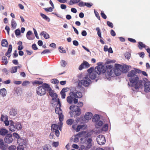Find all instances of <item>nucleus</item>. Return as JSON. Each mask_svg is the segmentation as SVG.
I'll return each instance as SVG.
<instances>
[{
  "instance_id": "obj_1",
  "label": "nucleus",
  "mask_w": 150,
  "mask_h": 150,
  "mask_svg": "<svg viewBox=\"0 0 150 150\" xmlns=\"http://www.w3.org/2000/svg\"><path fill=\"white\" fill-rule=\"evenodd\" d=\"M141 72L140 70L136 69L129 71L127 75V76L129 77V80L130 83H128V85L132 87V90L135 91L138 90L142 85V80H139V77L137 73H139Z\"/></svg>"
},
{
  "instance_id": "obj_2",
  "label": "nucleus",
  "mask_w": 150,
  "mask_h": 150,
  "mask_svg": "<svg viewBox=\"0 0 150 150\" xmlns=\"http://www.w3.org/2000/svg\"><path fill=\"white\" fill-rule=\"evenodd\" d=\"M48 84L43 83L38 86L36 88V93L37 94L40 96L44 95L46 93Z\"/></svg>"
},
{
  "instance_id": "obj_26",
  "label": "nucleus",
  "mask_w": 150,
  "mask_h": 150,
  "mask_svg": "<svg viewBox=\"0 0 150 150\" xmlns=\"http://www.w3.org/2000/svg\"><path fill=\"white\" fill-rule=\"evenodd\" d=\"M8 132V131L5 129L2 128L0 129V134L2 136H4Z\"/></svg>"
},
{
  "instance_id": "obj_13",
  "label": "nucleus",
  "mask_w": 150,
  "mask_h": 150,
  "mask_svg": "<svg viewBox=\"0 0 150 150\" xmlns=\"http://www.w3.org/2000/svg\"><path fill=\"white\" fill-rule=\"evenodd\" d=\"M90 66V64L87 62L84 61L79 67V69L81 70L83 68H88Z\"/></svg>"
},
{
  "instance_id": "obj_30",
  "label": "nucleus",
  "mask_w": 150,
  "mask_h": 150,
  "mask_svg": "<svg viewBox=\"0 0 150 150\" xmlns=\"http://www.w3.org/2000/svg\"><path fill=\"white\" fill-rule=\"evenodd\" d=\"M1 45L3 47H7L8 46V42L6 39H3L1 41Z\"/></svg>"
},
{
  "instance_id": "obj_52",
  "label": "nucleus",
  "mask_w": 150,
  "mask_h": 150,
  "mask_svg": "<svg viewBox=\"0 0 150 150\" xmlns=\"http://www.w3.org/2000/svg\"><path fill=\"white\" fill-rule=\"evenodd\" d=\"M30 82L27 81H24L22 84V85L23 86H25L26 85L29 84Z\"/></svg>"
},
{
  "instance_id": "obj_39",
  "label": "nucleus",
  "mask_w": 150,
  "mask_h": 150,
  "mask_svg": "<svg viewBox=\"0 0 150 150\" xmlns=\"http://www.w3.org/2000/svg\"><path fill=\"white\" fill-rule=\"evenodd\" d=\"M2 62L5 64H6L8 63L7 59L6 57L4 56L2 57Z\"/></svg>"
},
{
  "instance_id": "obj_53",
  "label": "nucleus",
  "mask_w": 150,
  "mask_h": 150,
  "mask_svg": "<svg viewBox=\"0 0 150 150\" xmlns=\"http://www.w3.org/2000/svg\"><path fill=\"white\" fill-rule=\"evenodd\" d=\"M53 8L50 7L48 8H44L45 10L47 12H51L52 11Z\"/></svg>"
},
{
  "instance_id": "obj_31",
  "label": "nucleus",
  "mask_w": 150,
  "mask_h": 150,
  "mask_svg": "<svg viewBox=\"0 0 150 150\" xmlns=\"http://www.w3.org/2000/svg\"><path fill=\"white\" fill-rule=\"evenodd\" d=\"M11 25L12 26V28L13 29L16 28L17 25V24L13 19H12L11 20Z\"/></svg>"
},
{
  "instance_id": "obj_58",
  "label": "nucleus",
  "mask_w": 150,
  "mask_h": 150,
  "mask_svg": "<svg viewBox=\"0 0 150 150\" xmlns=\"http://www.w3.org/2000/svg\"><path fill=\"white\" fill-rule=\"evenodd\" d=\"M24 148L23 146L19 145L17 147V150H24Z\"/></svg>"
},
{
  "instance_id": "obj_37",
  "label": "nucleus",
  "mask_w": 150,
  "mask_h": 150,
  "mask_svg": "<svg viewBox=\"0 0 150 150\" xmlns=\"http://www.w3.org/2000/svg\"><path fill=\"white\" fill-rule=\"evenodd\" d=\"M96 30L97 31V34L98 36L101 38V31L100 28L98 27L96 28Z\"/></svg>"
},
{
  "instance_id": "obj_4",
  "label": "nucleus",
  "mask_w": 150,
  "mask_h": 150,
  "mask_svg": "<svg viewBox=\"0 0 150 150\" xmlns=\"http://www.w3.org/2000/svg\"><path fill=\"white\" fill-rule=\"evenodd\" d=\"M70 95L74 96V103L76 104L78 103V100L76 98H81L82 96V94L80 92H71L69 93Z\"/></svg>"
},
{
  "instance_id": "obj_55",
  "label": "nucleus",
  "mask_w": 150,
  "mask_h": 150,
  "mask_svg": "<svg viewBox=\"0 0 150 150\" xmlns=\"http://www.w3.org/2000/svg\"><path fill=\"white\" fill-rule=\"evenodd\" d=\"M63 115H62V113L59 115V121H63L64 119Z\"/></svg>"
},
{
  "instance_id": "obj_33",
  "label": "nucleus",
  "mask_w": 150,
  "mask_h": 150,
  "mask_svg": "<svg viewBox=\"0 0 150 150\" xmlns=\"http://www.w3.org/2000/svg\"><path fill=\"white\" fill-rule=\"evenodd\" d=\"M40 16L41 17L44 19L46 20H47V21L49 22L50 21V19L47 16L45 15L44 14L40 13Z\"/></svg>"
},
{
  "instance_id": "obj_49",
  "label": "nucleus",
  "mask_w": 150,
  "mask_h": 150,
  "mask_svg": "<svg viewBox=\"0 0 150 150\" xmlns=\"http://www.w3.org/2000/svg\"><path fill=\"white\" fill-rule=\"evenodd\" d=\"M15 33L16 36L19 35L21 34V32L19 29L16 30L15 31Z\"/></svg>"
},
{
  "instance_id": "obj_19",
  "label": "nucleus",
  "mask_w": 150,
  "mask_h": 150,
  "mask_svg": "<svg viewBox=\"0 0 150 150\" xmlns=\"http://www.w3.org/2000/svg\"><path fill=\"white\" fill-rule=\"evenodd\" d=\"M97 74L96 72L94 71L89 74L88 77L92 79H95L97 78H98Z\"/></svg>"
},
{
  "instance_id": "obj_51",
  "label": "nucleus",
  "mask_w": 150,
  "mask_h": 150,
  "mask_svg": "<svg viewBox=\"0 0 150 150\" xmlns=\"http://www.w3.org/2000/svg\"><path fill=\"white\" fill-rule=\"evenodd\" d=\"M58 49L59 52L61 53L66 52L65 50H64V48L63 47L62 48L61 47H59Z\"/></svg>"
},
{
  "instance_id": "obj_25",
  "label": "nucleus",
  "mask_w": 150,
  "mask_h": 150,
  "mask_svg": "<svg viewBox=\"0 0 150 150\" xmlns=\"http://www.w3.org/2000/svg\"><path fill=\"white\" fill-rule=\"evenodd\" d=\"M59 127V125L56 124H53L52 125L51 127V130L53 131L54 132L55 131L57 130L58 129V128Z\"/></svg>"
},
{
  "instance_id": "obj_34",
  "label": "nucleus",
  "mask_w": 150,
  "mask_h": 150,
  "mask_svg": "<svg viewBox=\"0 0 150 150\" xmlns=\"http://www.w3.org/2000/svg\"><path fill=\"white\" fill-rule=\"evenodd\" d=\"M17 71V67L16 66L13 67L10 69L11 72L12 74L16 72Z\"/></svg>"
},
{
  "instance_id": "obj_60",
  "label": "nucleus",
  "mask_w": 150,
  "mask_h": 150,
  "mask_svg": "<svg viewBox=\"0 0 150 150\" xmlns=\"http://www.w3.org/2000/svg\"><path fill=\"white\" fill-rule=\"evenodd\" d=\"M101 15L102 18L104 19H105L107 18L105 14L104 13V12L103 11H102L101 13Z\"/></svg>"
},
{
  "instance_id": "obj_8",
  "label": "nucleus",
  "mask_w": 150,
  "mask_h": 150,
  "mask_svg": "<svg viewBox=\"0 0 150 150\" xmlns=\"http://www.w3.org/2000/svg\"><path fill=\"white\" fill-rule=\"evenodd\" d=\"M96 140L98 143L100 145L104 144L106 142L105 139L103 135H99L97 136Z\"/></svg>"
},
{
  "instance_id": "obj_48",
  "label": "nucleus",
  "mask_w": 150,
  "mask_h": 150,
  "mask_svg": "<svg viewBox=\"0 0 150 150\" xmlns=\"http://www.w3.org/2000/svg\"><path fill=\"white\" fill-rule=\"evenodd\" d=\"M94 67H91L87 70V71L88 72L89 74H90L91 73H92L94 71Z\"/></svg>"
},
{
  "instance_id": "obj_5",
  "label": "nucleus",
  "mask_w": 150,
  "mask_h": 150,
  "mask_svg": "<svg viewBox=\"0 0 150 150\" xmlns=\"http://www.w3.org/2000/svg\"><path fill=\"white\" fill-rule=\"evenodd\" d=\"M84 144L85 145V149L88 150L90 149L92 145V139L91 138H85Z\"/></svg>"
},
{
  "instance_id": "obj_17",
  "label": "nucleus",
  "mask_w": 150,
  "mask_h": 150,
  "mask_svg": "<svg viewBox=\"0 0 150 150\" xmlns=\"http://www.w3.org/2000/svg\"><path fill=\"white\" fill-rule=\"evenodd\" d=\"M0 148L2 150H5L7 148L6 144H4L3 140L0 139Z\"/></svg>"
},
{
  "instance_id": "obj_21",
  "label": "nucleus",
  "mask_w": 150,
  "mask_h": 150,
  "mask_svg": "<svg viewBox=\"0 0 150 150\" xmlns=\"http://www.w3.org/2000/svg\"><path fill=\"white\" fill-rule=\"evenodd\" d=\"M74 96H72L70 95V96H68L67 99V101L68 103L69 104H71L73 103V101H74Z\"/></svg>"
},
{
  "instance_id": "obj_41",
  "label": "nucleus",
  "mask_w": 150,
  "mask_h": 150,
  "mask_svg": "<svg viewBox=\"0 0 150 150\" xmlns=\"http://www.w3.org/2000/svg\"><path fill=\"white\" fill-rule=\"evenodd\" d=\"M112 76H111V75L109 74L107 72L105 74V78L109 81H110L111 79V77Z\"/></svg>"
},
{
  "instance_id": "obj_29",
  "label": "nucleus",
  "mask_w": 150,
  "mask_h": 150,
  "mask_svg": "<svg viewBox=\"0 0 150 150\" xmlns=\"http://www.w3.org/2000/svg\"><path fill=\"white\" fill-rule=\"evenodd\" d=\"M6 90L5 88H3L0 90V94L3 96H5L6 94Z\"/></svg>"
},
{
  "instance_id": "obj_28",
  "label": "nucleus",
  "mask_w": 150,
  "mask_h": 150,
  "mask_svg": "<svg viewBox=\"0 0 150 150\" xmlns=\"http://www.w3.org/2000/svg\"><path fill=\"white\" fill-rule=\"evenodd\" d=\"M10 115L11 116H13L16 115L17 114L16 112L14 109H11L10 110Z\"/></svg>"
},
{
  "instance_id": "obj_18",
  "label": "nucleus",
  "mask_w": 150,
  "mask_h": 150,
  "mask_svg": "<svg viewBox=\"0 0 150 150\" xmlns=\"http://www.w3.org/2000/svg\"><path fill=\"white\" fill-rule=\"evenodd\" d=\"M17 142L19 145H25L26 142L25 139L22 138L18 139L17 140Z\"/></svg>"
},
{
  "instance_id": "obj_14",
  "label": "nucleus",
  "mask_w": 150,
  "mask_h": 150,
  "mask_svg": "<svg viewBox=\"0 0 150 150\" xmlns=\"http://www.w3.org/2000/svg\"><path fill=\"white\" fill-rule=\"evenodd\" d=\"M107 67V72L113 76L114 74V69H113L112 66L111 65H109Z\"/></svg>"
},
{
  "instance_id": "obj_22",
  "label": "nucleus",
  "mask_w": 150,
  "mask_h": 150,
  "mask_svg": "<svg viewBox=\"0 0 150 150\" xmlns=\"http://www.w3.org/2000/svg\"><path fill=\"white\" fill-rule=\"evenodd\" d=\"M9 130L12 132H14L16 129L15 125V123L12 122L11 124H10L9 127Z\"/></svg>"
},
{
  "instance_id": "obj_50",
  "label": "nucleus",
  "mask_w": 150,
  "mask_h": 150,
  "mask_svg": "<svg viewBox=\"0 0 150 150\" xmlns=\"http://www.w3.org/2000/svg\"><path fill=\"white\" fill-rule=\"evenodd\" d=\"M83 127V125H79L78 126L77 128H76V131L77 132H79V131H80V129H82Z\"/></svg>"
},
{
  "instance_id": "obj_36",
  "label": "nucleus",
  "mask_w": 150,
  "mask_h": 150,
  "mask_svg": "<svg viewBox=\"0 0 150 150\" xmlns=\"http://www.w3.org/2000/svg\"><path fill=\"white\" fill-rule=\"evenodd\" d=\"M96 128H98V127L101 126L103 124V122L102 121L98 120L96 122Z\"/></svg>"
},
{
  "instance_id": "obj_20",
  "label": "nucleus",
  "mask_w": 150,
  "mask_h": 150,
  "mask_svg": "<svg viewBox=\"0 0 150 150\" xmlns=\"http://www.w3.org/2000/svg\"><path fill=\"white\" fill-rule=\"evenodd\" d=\"M92 115H93L91 112H86L85 114L84 117L86 120H89L91 119L92 117Z\"/></svg>"
},
{
  "instance_id": "obj_40",
  "label": "nucleus",
  "mask_w": 150,
  "mask_h": 150,
  "mask_svg": "<svg viewBox=\"0 0 150 150\" xmlns=\"http://www.w3.org/2000/svg\"><path fill=\"white\" fill-rule=\"evenodd\" d=\"M74 122V120L71 119H70L68 120L67 121L66 123L67 125H71L73 122Z\"/></svg>"
},
{
  "instance_id": "obj_6",
  "label": "nucleus",
  "mask_w": 150,
  "mask_h": 150,
  "mask_svg": "<svg viewBox=\"0 0 150 150\" xmlns=\"http://www.w3.org/2000/svg\"><path fill=\"white\" fill-rule=\"evenodd\" d=\"M94 71L96 72L98 75L101 73H104L105 72V67L103 65H100L96 67Z\"/></svg>"
},
{
  "instance_id": "obj_32",
  "label": "nucleus",
  "mask_w": 150,
  "mask_h": 150,
  "mask_svg": "<svg viewBox=\"0 0 150 150\" xmlns=\"http://www.w3.org/2000/svg\"><path fill=\"white\" fill-rule=\"evenodd\" d=\"M15 125L16 129L18 130H20L22 128V126L21 124L19 122L15 123Z\"/></svg>"
},
{
  "instance_id": "obj_35",
  "label": "nucleus",
  "mask_w": 150,
  "mask_h": 150,
  "mask_svg": "<svg viewBox=\"0 0 150 150\" xmlns=\"http://www.w3.org/2000/svg\"><path fill=\"white\" fill-rule=\"evenodd\" d=\"M146 47L145 44H144L142 42H139L138 47L139 49L141 50L143 47L145 48Z\"/></svg>"
},
{
  "instance_id": "obj_63",
  "label": "nucleus",
  "mask_w": 150,
  "mask_h": 150,
  "mask_svg": "<svg viewBox=\"0 0 150 150\" xmlns=\"http://www.w3.org/2000/svg\"><path fill=\"white\" fill-rule=\"evenodd\" d=\"M125 57L127 59H129L130 57V54L129 53H127L125 54Z\"/></svg>"
},
{
  "instance_id": "obj_46",
  "label": "nucleus",
  "mask_w": 150,
  "mask_h": 150,
  "mask_svg": "<svg viewBox=\"0 0 150 150\" xmlns=\"http://www.w3.org/2000/svg\"><path fill=\"white\" fill-rule=\"evenodd\" d=\"M51 82L52 83L57 84L59 83V81L58 79H52L51 80Z\"/></svg>"
},
{
  "instance_id": "obj_23",
  "label": "nucleus",
  "mask_w": 150,
  "mask_h": 150,
  "mask_svg": "<svg viewBox=\"0 0 150 150\" xmlns=\"http://www.w3.org/2000/svg\"><path fill=\"white\" fill-rule=\"evenodd\" d=\"M100 119V116L98 115H95L92 119V121L93 122H96L98 121Z\"/></svg>"
},
{
  "instance_id": "obj_15",
  "label": "nucleus",
  "mask_w": 150,
  "mask_h": 150,
  "mask_svg": "<svg viewBox=\"0 0 150 150\" xmlns=\"http://www.w3.org/2000/svg\"><path fill=\"white\" fill-rule=\"evenodd\" d=\"M26 36L27 38L30 40H33L35 38L32 32L30 30L28 31L27 32Z\"/></svg>"
},
{
  "instance_id": "obj_7",
  "label": "nucleus",
  "mask_w": 150,
  "mask_h": 150,
  "mask_svg": "<svg viewBox=\"0 0 150 150\" xmlns=\"http://www.w3.org/2000/svg\"><path fill=\"white\" fill-rule=\"evenodd\" d=\"M70 110L76 112V115L79 116L81 114V110L78 106L71 105L69 107Z\"/></svg>"
},
{
  "instance_id": "obj_64",
  "label": "nucleus",
  "mask_w": 150,
  "mask_h": 150,
  "mask_svg": "<svg viewBox=\"0 0 150 150\" xmlns=\"http://www.w3.org/2000/svg\"><path fill=\"white\" fill-rule=\"evenodd\" d=\"M13 136L18 139H20L19 135L16 133H14L13 134Z\"/></svg>"
},
{
  "instance_id": "obj_24",
  "label": "nucleus",
  "mask_w": 150,
  "mask_h": 150,
  "mask_svg": "<svg viewBox=\"0 0 150 150\" xmlns=\"http://www.w3.org/2000/svg\"><path fill=\"white\" fill-rule=\"evenodd\" d=\"M47 91L48 92L49 94L51 96L54 93L53 91L52 90L48 84L47 88Z\"/></svg>"
},
{
  "instance_id": "obj_57",
  "label": "nucleus",
  "mask_w": 150,
  "mask_h": 150,
  "mask_svg": "<svg viewBox=\"0 0 150 150\" xmlns=\"http://www.w3.org/2000/svg\"><path fill=\"white\" fill-rule=\"evenodd\" d=\"M16 146L14 145H12L10 146L8 148L9 150H15Z\"/></svg>"
},
{
  "instance_id": "obj_54",
  "label": "nucleus",
  "mask_w": 150,
  "mask_h": 150,
  "mask_svg": "<svg viewBox=\"0 0 150 150\" xmlns=\"http://www.w3.org/2000/svg\"><path fill=\"white\" fill-rule=\"evenodd\" d=\"M59 142H53L52 145L53 146L55 147H57L59 145Z\"/></svg>"
},
{
  "instance_id": "obj_62",
  "label": "nucleus",
  "mask_w": 150,
  "mask_h": 150,
  "mask_svg": "<svg viewBox=\"0 0 150 150\" xmlns=\"http://www.w3.org/2000/svg\"><path fill=\"white\" fill-rule=\"evenodd\" d=\"M33 30H34V34L35 35V36L38 39H39V37L38 35V33H37L36 30L34 28H33Z\"/></svg>"
},
{
  "instance_id": "obj_16",
  "label": "nucleus",
  "mask_w": 150,
  "mask_h": 150,
  "mask_svg": "<svg viewBox=\"0 0 150 150\" xmlns=\"http://www.w3.org/2000/svg\"><path fill=\"white\" fill-rule=\"evenodd\" d=\"M144 91L146 92H150V82L148 81L145 83L144 85Z\"/></svg>"
},
{
  "instance_id": "obj_9",
  "label": "nucleus",
  "mask_w": 150,
  "mask_h": 150,
  "mask_svg": "<svg viewBox=\"0 0 150 150\" xmlns=\"http://www.w3.org/2000/svg\"><path fill=\"white\" fill-rule=\"evenodd\" d=\"M117 65H119L118 64H115V67L114 68V74L117 76H120L121 74L122 70H121L120 67H118Z\"/></svg>"
},
{
  "instance_id": "obj_44",
  "label": "nucleus",
  "mask_w": 150,
  "mask_h": 150,
  "mask_svg": "<svg viewBox=\"0 0 150 150\" xmlns=\"http://www.w3.org/2000/svg\"><path fill=\"white\" fill-rule=\"evenodd\" d=\"M60 64L62 67H65L67 65L66 62L64 60H62L60 61Z\"/></svg>"
},
{
  "instance_id": "obj_38",
  "label": "nucleus",
  "mask_w": 150,
  "mask_h": 150,
  "mask_svg": "<svg viewBox=\"0 0 150 150\" xmlns=\"http://www.w3.org/2000/svg\"><path fill=\"white\" fill-rule=\"evenodd\" d=\"M51 97H52V100H54V101L56 102L57 101L58 102V99H57V95L56 93H54Z\"/></svg>"
},
{
  "instance_id": "obj_42",
  "label": "nucleus",
  "mask_w": 150,
  "mask_h": 150,
  "mask_svg": "<svg viewBox=\"0 0 150 150\" xmlns=\"http://www.w3.org/2000/svg\"><path fill=\"white\" fill-rule=\"evenodd\" d=\"M44 150H51V147L49 145H46L43 148Z\"/></svg>"
},
{
  "instance_id": "obj_11",
  "label": "nucleus",
  "mask_w": 150,
  "mask_h": 150,
  "mask_svg": "<svg viewBox=\"0 0 150 150\" xmlns=\"http://www.w3.org/2000/svg\"><path fill=\"white\" fill-rule=\"evenodd\" d=\"M58 103L59 104V108H55V112L57 114H58L59 115L62 114V111L60 108L61 105L59 99H58Z\"/></svg>"
},
{
  "instance_id": "obj_3",
  "label": "nucleus",
  "mask_w": 150,
  "mask_h": 150,
  "mask_svg": "<svg viewBox=\"0 0 150 150\" xmlns=\"http://www.w3.org/2000/svg\"><path fill=\"white\" fill-rule=\"evenodd\" d=\"M91 83V81L88 78V76L86 75L79 82L78 84L80 86H81L83 85L84 86L86 87L88 86Z\"/></svg>"
},
{
  "instance_id": "obj_61",
  "label": "nucleus",
  "mask_w": 150,
  "mask_h": 150,
  "mask_svg": "<svg viewBox=\"0 0 150 150\" xmlns=\"http://www.w3.org/2000/svg\"><path fill=\"white\" fill-rule=\"evenodd\" d=\"M84 4L85 6L89 8L91 7L93 5L92 3H84Z\"/></svg>"
},
{
  "instance_id": "obj_12",
  "label": "nucleus",
  "mask_w": 150,
  "mask_h": 150,
  "mask_svg": "<svg viewBox=\"0 0 150 150\" xmlns=\"http://www.w3.org/2000/svg\"><path fill=\"white\" fill-rule=\"evenodd\" d=\"M13 140L12 135L11 134H8L4 138L5 142L8 144L11 143Z\"/></svg>"
},
{
  "instance_id": "obj_56",
  "label": "nucleus",
  "mask_w": 150,
  "mask_h": 150,
  "mask_svg": "<svg viewBox=\"0 0 150 150\" xmlns=\"http://www.w3.org/2000/svg\"><path fill=\"white\" fill-rule=\"evenodd\" d=\"M50 52L49 50H45L43 52H42L41 54H43L46 53H50Z\"/></svg>"
},
{
  "instance_id": "obj_27",
  "label": "nucleus",
  "mask_w": 150,
  "mask_h": 150,
  "mask_svg": "<svg viewBox=\"0 0 150 150\" xmlns=\"http://www.w3.org/2000/svg\"><path fill=\"white\" fill-rule=\"evenodd\" d=\"M40 35H42L46 39H48L50 37L49 34L44 31H42L40 34Z\"/></svg>"
},
{
  "instance_id": "obj_10",
  "label": "nucleus",
  "mask_w": 150,
  "mask_h": 150,
  "mask_svg": "<svg viewBox=\"0 0 150 150\" xmlns=\"http://www.w3.org/2000/svg\"><path fill=\"white\" fill-rule=\"evenodd\" d=\"M117 65L118 67H120L121 70H122V72L123 73H125L129 71V67H130L126 65L122 66V65L119 64V65Z\"/></svg>"
},
{
  "instance_id": "obj_59",
  "label": "nucleus",
  "mask_w": 150,
  "mask_h": 150,
  "mask_svg": "<svg viewBox=\"0 0 150 150\" xmlns=\"http://www.w3.org/2000/svg\"><path fill=\"white\" fill-rule=\"evenodd\" d=\"M107 25L110 27H111V28H112L113 27V24L111 22L108 21L107 22Z\"/></svg>"
},
{
  "instance_id": "obj_47",
  "label": "nucleus",
  "mask_w": 150,
  "mask_h": 150,
  "mask_svg": "<svg viewBox=\"0 0 150 150\" xmlns=\"http://www.w3.org/2000/svg\"><path fill=\"white\" fill-rule=\"evenodd\" d=\"M80 0H70V3H71L70 4H73L75 3H77L79 2L80 1Z\"/></svg>"
},
{
  "instance_id": "obj_43",
  "label": "nucleus",
  "mask_w": 150,
  "mask_h": 150,
  "mask_svg": "<svg viewBox=\"0 0 150 150\" xmlns=\"http://www.w3.org/2000/svg\"><path fill=\"white\" fill-rule=\"evenodd\" d=\"M108 128V125L107 124H105L102 128V129L104 131H106L107 130Z\"/></svg>"
},
{
  "instance_id": "obj_45",
  "label": "nucleus",
  "mask_w": 150,
  "mask_h": 150,
  "mask_svg": "<svg viewBox=\"0 0 150 150\" xmlns=\"http://www.w3.org/2000/svg\"><path fill=\"white\" fill-rule=\"evenodd\" d=\"M64 89H63V90H62L60 92V94L61 96V97L63 99H64L65 98L66 96V94L64 92H63V91Z\"/></svg>"
}]
</instances>
